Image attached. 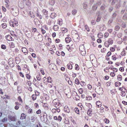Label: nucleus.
I'll return each mask as SVG.
<instances>
[{
	"mask_svg": "<svg viewBox=\"0 0 127 127\" xmlns=\"http://www.w3.org/2000/svg\"><path fill=\"white\" fill-rule=\"evenodd\" d=\"M87 114L90 116H91L92 115L93 112L92 111V110L90 108L88 109L87 111Z\"/></svg>",
	"mask_w": 127,
	"mask_h": 127,
	"instance_id": "nucleus-7",
	"label": "nucleus"
},
{
	"mask_svg": "<svg viewBox=\"0 0 127 127\" xmlns=\"http://www.w3.org/2000/svg\"><path fill=\"white\" fill-rule=\"evenodd\" d=\"M110 74V75L113 77H114L115 76V73L113 72H111Z\"/></svg>",
	"mask_w": 127,
	"mask_h": 127,
	"instance_id": "nucleus-57",
	"label": "nucleus"
},
{
	"mask_svg": "<svg viewBox=\"0 0 127 127\" xmlns=\"http://www.w3.org/2000/svg\"><path fill=\"white\" fill-rule=\"evenodd\" d=\"M62 119V118L60 116H59L58 117V120L60 122Z\"/></svg>",
	"mask_w": 127,
	"mask_h": 127,
	"instance_id": "nucleus-60",
	"label": "nucleus"
},
{
	"mask_svg": "<svg viewBox=\"0 0 127 127\" xmlns=\"http://www.w3.org/2000/svg\"><path fill=\"white\" fill-rule=\"evenodd\" d=\"M105 8V7L104 5L101 6L100 8L101 10H104Z\"/></svg>",
	"mask_w": 127,
	"mask_h": 127,
	"instance_id": "nucleus-48",
	"label": "nucleus"
},
{
	"mask_svg": "<svg viewBox=\"0 0 127 127\" xmlns=\"http://www.w3.org/2000/svg\"><path fill=\"white\" fill-rule=\"evenodd\" d=\"M18 100L20 102H21V103H22V100L21 98V96H19L18 97Z\"/></svg>",
	"mask_w": 127,
	"mask_h": 127,
	"instance_id": "nucleus-51",
	"label": "nucleus"
},
{
	"mask_svg": "<svg viewBox=\"0 0 127 127\" xmlns=\"http://www.w3.org/2000/svg\"><path fill=\"white\" fill-rule=\"evenodd\" d=\"M1 25L3 29H5L7 27L6 24L5 23L2 24H1Z\"/></svg>",
	"mask_w": 127,
	"mask_h": 127,
	"instance_id": "nucleus-32",
	"label": "nucleus"
},
{
	"mask_svg": "<svg viewBox=\"0 0 127 127\" xmlns=\"http://www.w3.org/2000/svg\"><path fill=\"white\" fill-rule=\"evenodd\" d=\"M52 111L53 113H55L56 112V108H53L52 110Z\"/></svg>",
	"mask_w": 127,
	"mask_h": 127,
	"instance_id": "nucleus-52",
	"label": "nucleus"
},
{
	"mask_svg": "<svg viewBox=\"0 0 127 127\" xmlns=\"http://www.w3.org/2000/svg\"><path fill=\"white\" fill-rule=\"evenodd\" d=\"M26 118V115H25L24 113L22 114L20 118V119L21 120H23L25 119Z\"/></svg>",
	"mask_w": 127,
	"mask_h": 127,
	"instance_id": "nucleus-14",
	"label": "nucleus"
},
{
	"mask_svg": "<svg viewBox=\"0 0 127 127\" xmlns=\"http://www.w3.org/2000/svg\"><path fill=\"white\" fill-rule=\"evenodd\" d=\"M47 81L48 82H50L51 83L52 82V80L51 79V78L50 77H49L48 78L47 81Z\"/></svg>",
	"mask_w": 127,
	"mask_h": 127,
	"instance_id": "nucleus-23",
	"label": "nucleus"
},
{
	"mask_svg": "<svg viewBox=\"0 0 127 127\" xmlns=\"http://www.w3.org/2000/svg\"><path fill=\"white\" fill-rule=\"evenodd\" d=\"M7 118L6 117H5L2 120V122H7Z\"/></svg>",
	"mask_w": 127,
	"mask_h": 127,
	"instance_id": "nucleus-40",
	"label": "nucleus"
},
{
	"mask_svg": "<svg viewBox=\"0 0 127 127\" xmlns=\"http://www.w3.org/2000/svg\"><path fill=\"white\" fill-rule=\"evenodd\" d=\"M26 77L27 79H30L31 78V76H30L28 74H27L26 75Z\"/></svg>",
	"mask_w": 127,
	"mask_h": 127,
	"instance_id": "nucleus-55",
	"label": "nucleus"
},
{
	"mask_svg": "<svg viewBox=\"0 0 127 127\" xmlns=\"http://www.w3.org/2000/svg\"><path fill=\"white\" fill-rule=\"evenodd\" d=\"M72 109L74 110V109H73V108L72 107L71 108V109L70 110L68 106H65L64 108V111L66 112L69 113L70 112V113H71V110Z\"/></svg>",
	"mask_w": 127,
	"mask_h": 127,
	"instance_id": "nucleus-3",
	"label": "nucleus"
},
{
	"mask_svg": "<svg viewBox=\"0 0 127 127\" xmlns=\"http://www.w3.org/2000/svg\"><path fill=\"white\" fill-rule=\"evenodd\" d=\"M77 11L75 9H74L72 11V14L73 15H74L77 13Z\"/></svg>",
	"mask_w": 127,
	"mask_h": 127,
	"instance_id": "nucleus-37",
	"label": "nucleus"
},
{
	"mask_svg": "<svg viewBox=\"0 0 127 127\" xmlns=\"http://www.w3.org/2000/svg\"><path fill=\"white\" fill-rule=\"evenodd\" d=\"M75 83L77 84H79L80 83V82L78 79L77 78L75 79Z\"/></svg>",
	"mask_w": 127,
	"mask_h": 127,
	"instance_id": "nucleus-34",
	"label": "nucleus"
},
{
	"mask_svg": "<svg viewBox=\"0 0 127 127\" xmlns=\"http://www.w3.org/2000/svg\"><path fill=\"white\" fill-rule=\"evenodd\" d=\"M103 36V34L101 33H100L97 34V36L99 38H101Z\"/></svg>",
	"mask_w": 127,
	"mask_h": 127,
	"instance_id": "nucleus-18",
	"label": "nucleus"
},
{
	"mask_svg": "<svg viewBox=\"0 0 127 127\" xmlns=\"http://www.w3.org/2000/svg\"><path fill=\"white\" fill-rule=\"evenodd\" d=\"M112 59L114 60H116V56L114 55L112 56Z\"/></svg>",
	"mask_w": 127,
	"mask_h": 127,
	"instance_id": "nucleus-53",
	"label": "nucleus"
},
{
	"mask_svg": "<svg viewBox=\"0 0 127 127\" xmlns=\"http://www.w3.org/2000/svg\"><path fill=\"white\" fill-rule=\"evenodd\" d=\"M108 41H110V44H112L113 43V41L112 40L111 38H109L108 39Z\"/></svg>",
	"mask_w": 127,
	"mask_h": 127,
	"instance_id": "nucleus-56",
	"label": "nucleus"
},
{
	"mask_svg": "<svg viewBox=\"0 0 127 127\" xmlns=\"http://www.w3.org/2000/svg\"><path fill=\"white\" fill-rule=\"evenodd\" d=\"M29 13L30 14V16L32 18H34V15L33 12H29Z\"/></svg>",
	"mask_w": 127,
	"mask_h": 127,
	"instance_id": "nucleus-22",
	"label": "nucleus"
},
{
	"mask_svg": "<svg viewBox=\"0 0 127 127\" xmlns=\"http://www.w3.org/2000/svg\"><path fill=\"white\" fill-rule=\"evenodd\" d=\"M85 47L84 44L80 45L79 46V50L80 51L85 50L84 48Z\"/></svg>",
	"mask_w": 127,
	"mask_h": 127,
	"instance_id": "nucleus-6",
	"label": "nucleus"
},
{
	"mask_svg": "<svg viewBox=\"0 0 127 127\" xmlns=\"http://www.w3.org/2000/svg\"><path fill=\"white\" fill-rule=\"evenodd\" d=\"M43 12L44 15H45V17L47 19H48V16L47 15L48 13V11H47L46 9H44L42 10Z\"/></svg>",
	"mask_w": 127,
	"mask_h": 127,
	"instance_id": "nucleus-5",
	"label": "nucleus"
},
{
	"mask_svg": "<svg viewBox=\"0 0 127 127\" xmlns=\"http://www.w3.org/2000/svg\"><path fill=\"white\" fill-rule=\"evenodd\" d=\"M97 8V7L95 5L93 6L92 7V9L93 10H95Z\"/></svg>",
	"mask_w": 127,
	"mask_h": 127,
	"instance_id": "nucleus-58",
	"label": "nucleus"
},
{
	"mask_svg": "<svg viewBox=\"0 0 127 127\" xmlns=\"http://www.w3.org/2000/svg\"><path fill=\"white\" fill-rule=\"evenodd\" d=\"M59 29V27L57 25H55L53 27V29L55 31H58Z\"/></svg>",
	"mask_w": 127,
	"mask_h": 127,
	"instance_id": "nucleus-13",
	"label": "nucleus"
},
{
	"mask_svg": "<svg viewBox=\"0 0 127 127\" xmlns=\"http://www.w3.org/2000/svg\"><path fill=\"white\" fill-rule=\"evenodd\" d=\"M41 112V111L40 109H39L36 111V113L38 114H40Z\"/></svg>",
	"mask_w": 127,
	"mask_h": 127,
	"instance_id": "nucleus-59",
	"label": "nucleus"
},
{
	"mask_svg": "<svg viewBox=\"0 0 127 127\" xmlns=\"http://www.w3.org/2000/svg\"><path fill=\"white\" fill-rule=\"evenodd\" d=\"M75 70H78L79 69V67L77 64H76L75 65Z\"/></svg>",
	"mask_w": 127,
	"mask_h": 127,
	"instance_id": "nucleus-42",
	"label": "nucleus"
},
{
	"mask_svg": "<svg viewBox=\"0 0 127 127\" xmlns=\"http://www.w3.org/2000/svg\"><path fill=\"white\" fill-rule=\"evenodd\" d=\"M83 8L85 9H86L87 8V4L86 3H83Z\"/></svg>",
	"mask_w": 127,
	"mask_h": 127,
	"instance_id": "nucleus-54",
	"label": "nucleus"
},
{
	"mask_svg": "<svg viewBox=\"0 0 127 127\" xmlns=\"http://www.w3.org/2000/svg\"><path fill=\"white\" fill-rule=\"evenodd\" d=\"M95 90L96 92L98 95H100L102 94L103 93V91L102 88L101 87H97Z\"/></svg>",
	"mask_w": 127,
	"mask_h": 127,
	"instance_id": "nucleus-2",
	"label": "nucleus"
},
{
	"mask_svg": "<svg viewBox=\"0 0 127 127\" xmlns=\"http://www.w3.org/2000/svg\"><path fill=\"white\" fill-rule=\"evenodd\" d=\"M86 99L88 100H90L92 99V97L90 96H86Z\"/></svg>",
	"mask_w": 127,
	"mask_h": 127,
	"instance_id": "nucleus-33",
	"label": "nucleus"
},
{
	"mask_svg": "<svg viewBox=\"0 0 127 127\" xmlns=\"http://www.w3.org/2000/svg\"><path fill=\"white\" fill-rule=\"evenodd\" d=\"M21 50L24 53H28V51L27 49L25 47H23L22 48Z\"/></svg>",
	"mask_w": 127,
	"mask_h": 127,
	"instance_id": "nucleus-9",
	"label": "nucleus"
},
{
	"mask_svg": "<svg viewBox=\"0 0 127 127\" xmlns=\"http://www.w3.org/2000/svg\"><path fill=\"white\" fill-rule=\"evenodd\" d=\"M85 29H86V31L88 32L90 31V29L87 25H86L85 26Z\"/></svg>",
	"mask_w": 127,
	"mask_h": 127,
	"instance_id": "nucleus-30",
	"label": "nucleus"
},
{
	"mask_svg": "<svg viewBox=\"0 0 127 127\" xmlns=\"http://www.w3.org/2000/svg\"><path fill=\"white\" fill-rule=\"evenodd\" d=\"M32 83L31 82V81H27V84L29 86H31L32 84Z\"/></svg>",
	"mask_w": 127,
	"mask_h": 127,
	"instance_id": "nucleus-61",
	"label": "nucleus"
},
{
	"mask_svg": "<svg viewBox=\"0 0 127 127\" xmlns=\"http://www.w3.org/2000/svg\"><path fill=\"white\" fill-rule=\"evenodd\" d=\"M58 23L60 25H61L62 24V19H60L58 20Z\"/></svg>",
	"mask_w": 127,
	"mask_h": 127,
	"instance_id": "nucleus-26",
	"label": "nucleus"
},
{
	"mask_svg": "<svg viewBox=\"0 0 127 127\" xmlns=\"http://www.w3.org/2000/svg\"><path fill=\"white\" fill-rule=\"evenodd\" d=\"M6 39L8 40H12V37L10 35H7L6 36Z\"/></svg>",
	"mask_w": 127,
	"mask_h": 127,
	"instance_id": "nucleus-16",
	"label": "nucleus"
},
{
	"mask_svg": "<svg viewBox=\"0 0 127 127\" xmlns=\"http://www.w3.org/2000/svg\"><path fill=\"white\" fill-rule=\"evenodd\" d=\"M80 52L81 55L83 56H85L86 54V51L85 50Z\"/></svg>",
	"mask_w": 127,
	"mask_h": 127,
	"instance_id": "nucleus-25",
	"label": "nucleus"
},
{
	"mask_svg": "<svg viewBox=\"0 0 127 127\" xmlns=\"http://www.w3.org/2000/svg\"><path fill=\"white\" fill-rule=\"evenodd\" d=\"M74 110L76 113L77 114H79L80 113L79 109L77 107H75L74 109Z\"/></svg>",
	"mask_w": 127,
	"mask_h": 127,
	"instance_id": "nucleus-15",
	"label": "nucleus"
},
{
	"mask_svg": "<svg viewBox=\"0 0 127 127\" xmlns=\"http://www.w3.org/2000/svg\"><path fill=\"white\" fill-rule=\"evenodd\" d=\"M104 45L105 46L107 47H109V41L108 40L105 42Z\"/></svg>",
	"mask_w": 127,
	"mask_h": 127,
	"instance_id": "nucleus-17",
	"label": "nucleus"
},
{
	"mask_svg": "<svg viewBox=\"0 0 127 127\" xmlns=\"http://www.w3.org/2000/svg\"><path fill=\"white\" fill-rule=\"evenodd\" d=\"M8 118L9 121H13V119L15 118V117L14 116L13 117L11 116V115H9L8 116Z\"/></svg>",
	"mask_w": 127,
	"mask_h": 127,
	"instance_id": "nucleus-10",
	"label": "nucleus"
},
{
	"mask_svg": "<svg viewBox=\"0 0 127 127\" xmlns=\"http://www.w3.org/2000/svg\"><path fill=\"white\" fill-rule=\"evenodd\" d=\"M101 102L99 101H97L96 102V105H101Z\"/></svg>",
	"mask_w": 127,
	"mask_h": 127,
	"instance_id": "nucleus-63",
	"label": "nucleus"
},
{
	"mask_svg": "<svg viewBox=\"0 0 127 127\" xmlns=\"http://www.w3.org/2000/svg\"><path fill=\"white\" fill-rule=\"evenodd\" d=\"M101 18V17H100L99 16H98L97 18V19H96V21L97 22H99Z\"/></svg>",
	"mask_w": 127,
	"mask_h": 127,
	"instance_id": "nucleus-46",
	"label": "nucleus"
},
{
	"mask_svg": "<svg viewBox=\"0 0 127 127\" xmlns=\"http://www.w3.org/2000/svg\"><path fill=\"white\" fill-rule=\"evenodd\" d=\"M56 14L55 13H52L50 15V17L52 19L54 18L57 16Z\"/></svg>",
	"mask_w": 127,
	"mask_h": 127,
	"instance_id": "nucleus-8",
	"label": "nucleus"
},
{
	"mask_svg": "<svg viewBox=\"0 0 127 127\" xmlns=\"http://www.w3.org/2000/svg\"><path fill=\"white\" fill-rule=\"evenodd\" d=\"M122 36V33H119L117 35V36L119 38H120Z\"/></svg>",
	"mask_w": 127,
	"mask_h": 127,
	"instance_id": "nucleus-50",
	"label": "nucleus"
},
{
	"mask_svg": "<svg viewBox=\"0 0 127 127\" xmlns=\"http://www.w3.org/2000/svg\"><path fill=\"white\" fill-rule=\"evenodd\" d=\"M67 66L68 67V68L69 69H72V66L71 64H68L67 65Z\"/></svg>",
	"mask_w": 127,
	"mask_h": 127,
	"instance_id": "nucleus-29",
	"label": "nucleus"
},
{
	"mask_svg": "<svg viewBox=\"0 0 127 127\" xmlns=\"http://www.w3.org/2000/svg\"><path fill=\"white\" fill-rule=\"evenodd\" d=\"M65 40L66 43H69L71 41V39L70 37H67L65 38Z\"/></svg>",
	"mask_w": 127,
	"mask_h": 127,
	"instance_id": "nucleus-11",
	"label": "nucleus"
},
{
	"mask_svg": "<svg viewBox=\"0 0 127 127\" xmlns=\"http://www.w3.org/2000/svg\"><path fill=\"white\" fill-rule=\"evenodd\" d=\"M121 96L123 97L125 96L126 95V93L125 91H122Z\"/></svg>",
	"mask_w": 127,
	"mask_h": 127,
	"instance_id": "nucleus-49",
	"label": "nucleus"
},
{
	"mask_svg": "<svg viewBox=\"0 0 127 127\" xmlns=\"http://www.w3.org/2000/svg\"><path fill=\"white\" fill-rule=\"evenodd\" d=\"M120 29V27L118 25L116 26L114 28L115 30L116 31H119Z\"/></svg>",
	"mask_w": 127,
	"mask_h": 127,
	"instance_id": "nucleus-24",
	"label": "nucleus"
},
{
	"mask_svg": "<svg viewBox=\"0 0 127 127\" xmlns=\"http://www.w3.org/2000/svg\"><path fill=\"white\" fill-rule=\"evenodd\" d=\"M9 44L11 47L14 48L15 46L13 42L10 43Z\"/></svg>",
	"mask_w": 127,
	"mask_h": 127,
	"instance_id": "nucleus-28",
	"label": "nucleus"
},
{
	"mask_svg": "<svg viewBox=\"0 0 127 127\" xmlns=\"http://www.w3.org/2000/svg\"><path fill=\"white\" fill-rule=\"evenodd\" d=\"M13 22H10V25L11 26H12L13 27H14V26L16 25L17 26V25L18 24V22L17 20H15V19H14L13 20Z\"/></svg>",
	"mask_w": 127,
	"mask_h": 127,
	"instance_id": "nucleus-4",
	"label": "nucleus"
},
{
	"mask_svg": "<svg viewBox=\"0 0 127 127\" xmlns=\"http://www.w3.org/2000/svg\"><path fill=\"white\" fill-rule=\"evenodd\" d=\"M117 15V14L116 12L114 13L112 15V18L113 19H115Z\"/></svg>",
	"mask_w": 127,
	"mask_h": 127,
	"instance_id": "nucleus-19",
	"label": "nucleus"
},
{
	"mask_svg": "<svg viewBox=\"0 0 127 127\" xmlns=\"http://www.w3.org/2000/svg\"><path fill=\"white\" fill-rule=\"evenodd\" d=\"M123 19L125 20L127 19V13H125L123 16Z\"/></svg>",
	"mask_w": 127,
	"mask_h": 127,
	"instance_id": "nucleus-38",
	"label": "nucleus"
},
{
	"mask_svg": "<svg viewBox=\"0 0 127 127\" xmlns=\"http://www.w3.org/2000/svg\"><path fill=\"white\" fill-rule=\"evenodd\" d=\"M31 120L32 121V122H34L35 121V117L33 116H32L31 117Z\"/></svg>",
	"mask_w": 127,
	"mask_h": 127,
	"instance_id": "nucleus-64",
	"label": "nucleus"
},
{
	"mask_svg": "<svg viewBox=\"0 0 127 127\" xmlns=\"http://www.w3.org/2000/svg\"><path fill=\"white\" fill-rule=\"evenodd\" d=\"M37 12L36 13V16L38 17H39L40 19H42V16L40 15L39 14L38 12V11L37 10Z\"/></svg>",
	"mask_w": 127,
	"mask_h": 127,
	"instance_id": "nucleus-20",
	"label": "nucleus"
},
{
	"mask_svg": "<svg viewBox=\"0 0 127 127\" xmlns=\"http://www.w3.org/2000/svg\"><path fill=\"white\" fill-rule=\"evenodd\" d=\"M8 63L9 65H11L13 64V59L12 58H10L8 61Z\"/></svg>",
	"mask_w": 127,
	"mask_h": 127,
	"instance_id": "nucleus-21",
	"label": "nucleus"
},
{
	"mask_svg": "<svg viewBox=\"0 0 127 127\" xmlns=\"http://www.w3.org/2000/svg\"><path fill=\"white\" fill-rule=\"evenodd\" d=\"M32 97L33 100H35L36 98V95L33 94L32 95Z\"/></svg>",
	"mask_w": 127,
	"mask_h": 127,
	"instance_id": "nucleus-27",
	"label": "nucleus"
},
{
	"mask_svg": "<svg viewBox=\"0 0 127 127\" xmlns=\"http://www.w3.org/2000/svg\"><path fill=\"white\" fill-rule=\"evenodd\" d=\"M115 86L116 87H117L119 86L118 85H119V86H120L121 84V83L119 82H116L115 83Z\"/></svg>",
	"mask_w": 127,
	"mask_h": 127,
	"instance_id": "nucleus-31",
	"label": "nucleus"
},
{
	"mask_svg": "<svg viewBox=\"0 0 127 127\" xmlns=\"http://www.w3.org/2000/svg\"><path fill=\"white\" fill-rule=\"evenodd\" d=\"M113 8L112 7L110 6L109 7L108 9V11L109 12H111L113 10Z\"/></svg>",
	"mask_w": 127,
	"mask_h": 127,
	"instance_id": "nucleus-44",
	"label": "nucleus"
},
{
	"mask_svg": "<svg viewBox=\"0 0 127 127\" xmlns=\"http://www.w3.org/2000/svg\"><path fill=\"white\" fill-rule=\"evenodd\" d=\"M83 89L81 88L79 90V91L81 94H82V93L83 92Z\"/></svg>",
	"mask_w": 127,
	"mask_h": 127,
	"instance_id": "nucleus-62",
	"label": "nucleus"
},
{
	"mask_svg": "<svg viewBox=\"0 0 127 127\" xmlns=\"http://www.w3.org/2000/svg\"><path fill=\"white\" fill-rule=\"evenodd\" d=\"M121 26L122 28H125L126 27V25L125 23H123L121 24Z\"/></svg>",
	"mask_w": 127,
	"mask_h": 127,
	"instance_id": "nucleus-36",
	"label": "nucleus"
},
{
	"mask_svg": "<svg viewBox=\"0 0 127 127\" xmlns=\"http://www.w3.org/2000/svg\"><path fill=\"white\" fill-rule=\"evenodd\" d=\"M113 19H112V18L110 19L108 21V23H109V24H110L111 23L113 22Z\"/></svg>",
	"mask_w": 127,
	"mask_h": 127,
	"instance_id": "nucleus-47",
	"label": "nucleus"
},
{
	"mask_svg": "<svg viewBox=\"0 0 127 127\" xmlns=\"http://www.w3.org/2000/svg\"><path fill=\"white\" fill-rule=\"evenodd\" d=\"M104 121L106 124L108 123L109 122V120L107 118L104 119Z\"/></svg>",
	"mask_w": 127,
	"mask_h": 127,
	"instance_id": "nucleus-41",
	"label": "nucleus"
},
{
	"mask_svg": "<svg viewBox=\"0 0 127 127\" xmlns=\"http://www.w3.org/2000/svg\"><path fill=\"white\" fill-rule=\"evenodd\" d=\"M49 2L51 5H53L54 4L55 1L54 0H50Z\"/></svg>",
	"mask_w": 127,
	"mask_h": 127,
	"instance_id": "nucleus-35",
	"label": "nucleus"
},
{
	"mask_svg": "<svg viewBox=\"0 0 127 127\" xmlns=\"http://www.w3.org/2000/svg\"><path fill=\"white\" fill-rule=\"evenodd\" d=\"M86 105L89 107V109H91L92 107V105L90 103H87V104Z\"/></svg>",
	"mask_w": 127,
	"mask_h": 127,
	"instance_id": "nucleus-39",
	"label": "nucleus"
},
{
	"mask_svg": "<svg viewBox=\"0 0 127 127\" xmlns=\"http://www.w3.org/2000/svg\"><path fill=\"white\" fill-rule=\"evenodd\" d=\"M61 30L62 32V33H64L66 32L67 31V29L64 28H62L61 29Z\"/></svg>",
	"mask_w": 127,
	"mask_h": 127,
	"instance_id": "nucleus-12",
	"label": "nucleus"
},
{
	"mask_svg": "<svg viewBox=\"0 0 127 127\" xmlns=\"http://www.w3.org/2000/svg\"><path fill=\"white\" fill-rule=\"evenodd\" d=\"M53 103L54 104V106L56 108H59L61 106V104L58 101V99L54 100L53 101Z\"/></svg>",
	"mask_w": 127,
	"mask_h": 127,
	"instance_id": "nucleus-1",
	"label": "nucleus"
},
{
	"mask_svg": "<svg viewBox=\"0 0 127 127\" xmlns=\"http://www.w3.org/2000/svg\"><path fill=\"white\" fill-rule=\"evenodd\" d=\"M109 35V34L108 32H105L104 34V37L105 38H107Z\"/></svg>",
	"mask_w": 127,
	"mask_h": 127,
	"instance_id": "nucleus-45",
	"label": "nucleus"
},
{
	"mask_svg": "<svg viewBox=\"0 0 127 127\" xmlns=\"http://www.w3.org/2000/svg\"><path fill=\"white\" fill-rule=\"evenodd\" d=\"M1 48L3 49H6V46L3 44H2L1 46Z\"/></svg>",
	"mask_w": 127,
	"mask_h": 127,
	"instance_id": "nucleus-43",
	"label": "nucleus"
}]
</instances>
